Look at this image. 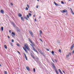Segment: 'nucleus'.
Here are the masks:
<instances>
[{"mask_svg": "<svg viewBox=\"0 0 74 74\" xmlns=\"http://www.w3.org/2000/svg\"><path fill=\"white\" fill-rule=\"evenodd\" d=\"M33 71H34V72H35L36 70H35V68H34Z\"/></svg>", "mask_w": 74, "mask_h": 74, "instance_id": "28", "label": "nucleus"}, {"mask_svg": "<svg viewBox=\"0 0 74 74\" xmlns=\"http://www.w3.org/2000/svg\"><path fill=\"white\" fill-rule=\"evenodd\" d=\"M26 69H27V70H28V71H30V68H29V67L27 66L26 67Z\"/></svg>", "mask_w": 74, "mask_h": 74, "instance_id": "7", "label": "nucleus"}, {"mask_svg": "<svg viewBox=\"0 0 74 74\" xmlns=\"http://www.w3.org/2000/svg\"><path fill=\"white\" fill-rule=\"evenodd\" d=\"M11 30H10L9 31V32H10V33H11Z\"/></svg>", "mask_w": 74, "mask_h": 74, "instance_id": "54", "label": "nucleus"}, {"mask_svg": "<svg viewBox=\"0 0 74 74\" xmlns=\"http://www.w3.org/2000/svg\"><path fill=\"white\" fill-rule=\"evenodd\" d=\"M23 18V17H21V19H23V18Z\"/></svg>", "mask_w": 74, "mask_h": 74, "instance_id": "58", "label": "nucleus"}, {"mask_svg": "<svg viewBox=\"0 0 74 74\" xmlns=\"http://www.w3.org/2000/svg\"><path fill=\"white\" fill-rule=\"evenodd\" d=\"M54 4H55V5H56V6H59V5L58 4L56 3L55 2H54Z\"/></svg>", "mask_w": 74, "mask_h": 74, "instance_id": "9", "label": "nucleus"}, {"mask_svg": "<svg viewBox=\"0 0 74 74\" xmlns=\"http://www.w3.org/2000/svg\"><path fill=\"white\" fill-rule=\"evenodd\" d=\"M29 42H31V43H32V40H30V39H29Z\"/></svg>", "mask_w": 74, "mask_h": 74, "instance_id": "20", "label": "nucleus"}, {"mask_svg": "<svg viewBox=\"0 0 74 74\" xmlns=\"http://www.w3.org/2000/svg\"><path fill=\"white\" fill-rule=\"evenodd\" d=\"M1 12L2 14H4V11H3V10H1Z\"/></svg>", "mask_w": 74, "mask_h": 74, "instance_id": "13", "label": "nucleus"}, {"mask_svg": "<svg viewBox=\"0 0 74 74\" xmlns=\"http://www.w3.org/2000/svg\"><path fill=\"white\" fill-rule=\"evenodd\" d=\"M16 45H17V46H18V47H20V45H19V44H16Z\"/></svg>", "mask_w": 74, "mask_h": 74, "instance_id": "22", "label": "nucleus"}, {"mask_svg": "<svg viewBox=\"0 0 74 74\" xmlns=\"http://www.w3.org/2000/svg\"><path fill=\"white\" fill-rule=\"evenodd\" d=\"M26 52H27V51L26 50V51H25Z\"/></svg>", "mask_w": 74, "mask_h": 74, "instance_id": "57", "label": "nucleus"}, {"mask_svg": "<svg viewBox=\"0 0 74 74\" xmlns=\"http://www.w3.org/2000/svg\"><path fill=\"white\" fill-rule=\"evenodd\" d=\"M31 55L32 57V58H33V59H35V58H34V55H33L32 53H31Z\"/></svg>", "mask_w": 74, "mask_h": 74, "instance_id": "6", "label": "nucleus"}, {"mask_svg": "<svg viewBox=\"0 0 74 74\" xmlns=\"http://www.w3.org/2000/svg\"><path fill=\"white\" fill-rule=\"evenodd\" d=\"M61 3H62V4H64V2H63V1H61Z\"/></svg>", "mask_w": 74, "mask_h": 74, "instance_id": "37", "label": "nucleus"}, {"mask_svg": "<svg viewBox=\"0 0 74 74\" xmlns=\"http://www.w3.org/2000/svg\"><path fill=\"white\" fill-rule=\"evenodd\" d=\"M54 60L56 62H58V61H57V60H56V59Z\"/></svg>", "mask_w": 74, "mask_h": 74, "instance_id": "41", "label": "nucleus"}, {"mask_svg": "<svg viewBox=\"0 0 74 74\" xmlns=\"http://www.w3.org/2000/svg\"><path fill=\"white\" fill-rule=\"evenodd\" d=\"M10 45H11V46H12V47H13V45H12V43L10 42Z\"/></svg>", "mask_w": 74, "mask_h": 74, "instance_id": "23", "label": "nucleus"}, {"mask_svg": "<svg viewBox=\"0 0 74 74\" xmlns=\"http://www.w3.org/2000/svg\"><path fill=\"white\" fill-rule=\"evenodd\" d=\"M35 21H36V22L37 21V20H36V19H35Z\"/></svg>", "mask_w": 74, "mask_h": 74, "instance_id": "50", "label": "nucleus"}, {"mask_svg": "<svg viewBox=\"0 0 74 74\" xmlns=\"http://www.w3.org/2000/svg\"><path fill=\"white\" fill-rule=\"evenodd\" d=\"M30 45H31V46H32L33 45H32L31 44H30Z\"/></svg>", "mask_w": 74, "mask_h": 74, "instance_id": "55", "label": "nucleus"}, {"mask_svg": "<svg viewBox=\"0 0 74 74\" xmlns=\"http://www.w3.org/2000/svg\"><path fill=\"white\" fill-rule=\"evenodd\" d=\"M14 40L12 39V42H14Z\"/></svg>", "mask_w": 74, "mask_h": 74, "instance_id": "34", "label": "nucleus"}, {"mask_svg": "<svg viewBox=\"0 0 74 74\" xmlns=\"http://www.w3.org/2000/svg\"><path fill=\"white\" fill-rule=\"evenodd\" d=\"M34 16H35V15H34Z\"/></svg>", "mask_w": 74, "mask_h": 74, "instance_id": "59", "label": "nucleus"}, {"mask_svg": "<svg viewBox=\"0 0 74 74\" xmlns=\"http://www.w3.org/2000/svg\"><path fill=\"white\" fill-rule=\"evenodd\" d=\"M51 65H52L53 67V68H55V64H54L53 63H52L51 64Z\"/></svg>", "mask_w": 74, "mask_h": 74, "instance_id": "10", "label": "nucleus"}, {"mask_svg": "<svg viewBox=\"0 0 74 74\" xmlns=\"http://www.w3.org/2000/svg\"><path fill=\"white\" fill-rule=\"evenodd\" d=\"M46 50H47V51H49V49H48L47 48H46Z\"/></svg>", "mask_w": 74, "mask_h": 74, "instance_id": "38", "label": "nucleus"}, {"mask_svg": "<svg viewBox=\"0 0 74 74\" xmlns=\"http://www.w3.org/2000/svg\"><path fill=\"white\" fill-rule=\"evenodd\" d=\"M42 31H41V30H40V33L39 34L40 35V34H42Z\"/></svg>", "mask_w": 74, "mask_h": 74, "instance_id": "18", "label": "nucleus"}, {"mask_svg": "<svg viewBox=\"0 0 74 74\" xmlns=\"http://www.w3.org/2000/svg\"><path fill=\"white\" fill-rule=\"evenodd\" d=\"M26 10H28V8H27V7H26Z\"/></svg>", "mask_w": 74, "mask_h": 74, "instance_id": "39", "label": "nucleus"}, {"mask_svg": "<svg viewBox=\"0 0 74 74\" xmlns=\"http://www.w3.org/2000/svg\"><path fill=\"white\" fill-rule=\"evenodd\" d=\"M59 52H60V53H61V50H60V49H59Z\"/></svg>", "mask_w": 74, "mask_h": 74, "instance_id": "31", "label": "nucleus"}, {"mask_svg": "<svg viewBox=\"0 0 74 74\" xmlns=\"http://www.w3.org/2000/svg\"><path fill=\"white\" fill-rule=\"evenodd\" d=\"M71 13L73 15H74V12H73V11H71Z\"/></svg>", "mask_w": 74, "mask_h": 74, "instance_id": "26", "label": "nucleus"}, {"mask_svg": "<svg viewBox=\"0 0 74 74\" xmlns=\"http://www.w3.org/2000/svg\"><path fill=\"white\" fill-rule=\"evenodd\" d=\"M16 28L18 29V30H17V32H20V30L19 29V28H18L17 27H16Z\"/></svg>", "mask_w": 74, "mask_h": 74, "instance_id": "12", "label": "nucleus"}, {"mask_svg": "<svg viewBox=\"0 0 74 74\" xmlns=\"http://www.w3.org/2000/svg\"><path fill=\"white\" fill-rule=\"evenodd\" d=\"M36 7V8H38V5H37Z\"/></svg>", "mask_w": 74, "mask_h": 74, "instance_id": "43", "label": "nucleus"}, {"mask_svg": "<svg viewBox=\"0 0 74 74\" xmlns=\"http://www.w3.org/2000/svg\"><path fill=\"white\" fill-rule=\"evenodd\" d=\"M12 35H14V36H15V33L14 32H12Z\"/></svg>", "mask_w": 74, "mask_h": 74, "instance_id": "15", "label": "nucleus"}, {"mask_svg": "<svg viewBox=\"0 0 74 74\" xmlns=\"http://www.w3.org/2000/svg\"><path fill=\"white\" fill-rule=\"evenodd\" d=\"M42 55H43V56H44V57H45V55L44 54V53H42Z\"/></svg>", "mask_w": 74, "mask_h": 74, "instance_id": "16", "label": "nucleus"}, {"mask_svg": "<svg viewBox=\"0 0 74 74\" xmlns=\"http://www.w3.org/2000/svg\"><path fill=\"white\" fill-rule=\"evenodd\" d=\"M70 56V55L68 54L67 56H66V58H69V56Z\"/></svg>", "mask_w": 74, "mask_h": 74, "instance_id": "25", "label": "nucleus"}, {"mask_svg": "<svg viewBox=\"0 0 74 74\" xmlns=\"http://www.w3.org/2000/svg\"><path fill=\"white\" fill-rule=\"evenodd\" d=\"M29 16H31L32 15V14H31L30 13H29Z\"/></svg>", "mask_w": 74, "mask_h": 74, "instance_id": "32", "label": "nucleus"}, {"mask_svg": "<svg viewBox=\"0 0 74 74\" xmlns=\"http://www.w3.org/2000/svg\"><path fill=\"white\" fill-rule=\"evenodd\" d=\"M1 30L2 31H3V27H1Z\"/></svg>", "mask_w": 74, "mask_h": 74, "instance_id": "19", "label": "nucleus"}, {"mask_svg": "<svg viewBox=\"0 0 74 74\" xmlns=\"http://www.w3.org/2000/svg\"><path fill=\"white\" fill-rule=\"evenodd\" d=\"M71 11H73V10H72V9H71Z\"/></svg>", "mask_w": 74, "mask_h": 74, "instance_id": "60", "label": "nucleus"}, {"mask_svg": "<svg viewBox=\"0 0 74 74\" xmlns=\"http://www.w3.org/2000/svg\"><path fill=\"white\" fill-rule=\"evenodd\" d=\"M63 73H64L65 74V72H64V71H63Z\"/></svg>", "mask_w": 74, "mask_h": 74, "instance_id": "51", "label": "nucleus"}, {"mask_svg": "<svg viewBox=\"0 0 74 74\" xmlns=\"http://www.w3.org/2000/svg\"><path fill=\"white\" fill-rule=\"evenodd\" d=\"M39 18H41V17L40 16L39 17Z\"/></svg>", "mask_w": 74, "mask_h": 74, "instance_id": "62", "label": "nucleus"}, {"mask_svg": "<svg viewBox=\"0 0 74 74\" xmlns=\"http://www.w3.org/2000/svg\"><path fill=\"white\" fill-rule=\"evenodd\" d=\"M24 55L26 60H27V57L26 56V54H24Z\"/></svg>", "mask_w": 74, "mask_h": 74, "instance_id": "11", "label": "nucleus"}, {"mask_svg": "<svg viewBox=\"0 0 74 74\" xmlns=\"http://www.w3.org/2000/svg\"><path fill=\"white\" fill-rule=\"evenodd\" d=\"M31 44H32V45H34V46H35V44H34V43H33V42H32V43H31Z\"/></svg>", "mask_w": 74, "mask_h": 74, "instance_id": "24", "label": "nucleus"}, {"mask_svg": "<svg viewBox=\"0 0 74 74\" xmlns=\"http://www.w3.org/2000/svg\"><path fill=\"white\" fill-rule=\"evenodd\" d=\"M27 18H29V16L28 15H27Z\"/></svg>", "mask_w": 74, "mask_h": 74, "instance_id": "36", "label": "nucleus"}, {"mask_svg": "<svg viewBox=\"0 0 74 74\" xmlns=\"http://www.w3.org/2000/svg\"><path fill=\"white\" fill-rule=\"evenodd\" d=\"M61 12H62V13H64L65 12H67V10H66V9H64L63 10H62Z\"/></svg>", "mask_w": 74, "mask_h": 74, "instance_id": "4", "label": "nucleus"}, {"mask_svg": "<svg viewBox=\"0 0 74 74\" xmlns=\"http://www.w3.org/2000/svg\"><path fill=\"white\" fill-rule=\"evenodd\" d=\"M12 37H14V35H12Z\"/></svg>", "mask_w": 74, "mask_h": 74, "instance_id": "40", "label": "nucleus"}, {"mask_svg": "<svg viewBox=\"0 0 74 74\" xmlns=\"http://www.w3.org/2000/svg\"><path fill=\"white\" fill-rule=\"evenodd\" d=\"M12 23L13 24V25L14 27H16V25H15V24L14 23Z\"/></svg>", "mask_w": 74, "mask_h": 74, "instance_id": "14", "label": "nucleus"}, {"mask_svg": "<svg viewBox=\"0 0 74 74\" xmlns=\"http://www.w3.org/2000/svg\"><path fill=\"white\" fill-rule=\"evenodd\" d=\"M17 52H18V53H19V54H20V52H19V51H18Z\"/></svg>", "mask_w": 74, "mask_h": 74, "instance_id": "48", "label": "nucleus"}, {"mask_svg": "<svg viewBox=\"0 0 74 74\" xmlns=\"http://www.w3.org/2000/svg\"><path fill=\"white\" fill-rule=\"evenodd\" d=\"M23 48L24 49V50H25V51H26V49H25V48H24V47H23Z\"/></svg>", "mask_w": 74, "mask_h": 74, "instance_id": "29", "label": "nucleus"}, {"mask_svg": "<svg viewBox=\"0 0 74 74\" xmlns=\"http://www.w3.org/2000/svg\"><path fill=\"white\" fill-rule=\"evenodd\" d=\"M74 47V44H73L71 47V50H72Z\"/></svg>", "mask_w": 74, "mask_h": 74, "instance_id": "5", "label": "nucleus"}, {"mask_svg": "<svg viewBox=\"0 0 74 74\" xmlns=\"http://www.w3.org/2000/svg\"><path fill=\"white\" fill-rule=\"evenodd\" d=\"M39 52H40V53H41V54H42V51H41H41H39Z\"/></svg>", "mask_w": 74, "mask_h": 74, "instance_id": "35", "label": "nucleus"}, {"mask_svg": "<svg viewBox=\"0 0 74 74\" xmlns=\"http://www.w3.org/2000/svg\"><path fill=\"white\" fill-rule=\"evenodd\" d=\"M32 48H33L34 51H35V52H37V53L38 54V51H37V50H36V49L35 48V47H34L33 45H32Z\"/></svg>", "mask_w": 74, "mask_h": 74, "instance_id": "1", "label": "nucleus"}, {"mask_svg": "<svg viewBox=\"0 0 74 74\" xmlns=\"http://www.w3.org/2000/svg\"><path fill=\"white\" fill-rule=\"evenodd\" d=\"M21 20L23 21H24V19H21Z\"/></svg>", "mask_w": 74, "mask_h": 74, "instance_id": "44", "label": "nucleus"}, {"mask_svg": "<svg viewBox=\"0 0 74 74\" xmlns=\"http://www.w3.org/2000/svg\"><path fill=\"white\" fill-rule=\"evenodd\" d=\"M26 20H28V19H26Z\"/></svg>", "mask_w": 74, "mask_h": 74, "instance_id": "63", "label": "nucleus"}, {"mask_svg": "<svg viewBox=\"0 0 74 74\" xmlns=\"http://www.w3.org/2000/svg\"><path fill=\"white\" fill-rule=\"evenodd\" d=\"M40 40L42 42V40H41V39H40Z\"/></svg>", "mask_w": 74, "mask_h": 74, "instance_id": "46", "label": "nucleus"}, {"mask_svg": "<svg viewBox=\"0 0 74 74\" xmlns=\"http://www.w3.org/2000/svg\"><path fill=\"white\" fill-rule=\"evenodd\" d=\"M4 47L5 48V49H7V46H6V45H4Z\"/></svg>", "mask_w": 74, "mask_h": 74, "instance_id": "21", "label": "nucleus"}, {"mask_svg": "<svg viewBox=\"0 0 74 74\" xmlns=\"http://www.w3.org/2000/svg\"><path fill=\"white\" fill-rule=\"evenodd\" d=\"M38 51H39V52H40V51H41V50L40 49H38Z\"/></svg>", "mask_w": 74, "mask_h": 74, "instance_id": "33", "label": "nucleus"}, {"mask_svg": "<svg viewBox=\"0 0 74 74\" xmlns=\"http://www.w3.org/2000/svg\"><path fill=\"white\" fill-rule=\"evenodd\" d=\"M8 38H10V37L9 36H8Z\"/></svg>", "mask_w": 74, "mask_h": 74, "instance_id": "52", "label": "nucleus"}, {"mask_svg": "<svg viewBox=\"0 0 74 74\" xmlns=\"http://www.w3.org/2000/svg\"><path fill=\"white\" fill-rule=\"evenodd\" d=\"M40 35L41 37H42V36H41V34H40Z\"/></svg>", "mask_w": 74, "mask_h": 74, "instance_id": "56", "label": "nucleus"}, {"mask_svg": "<svg viewBox=\"0 0 74 74\" xmlns=\"http://www.w3.org/2000/svg\"><path fill=\"white\" fill-rule=\"evenodd\" d=\"M4 73L5 74H7V71H5Z\"/></svg>", "mask_w": 74, "mask_h": 74, "instance_id": "27", "label": "nucleus"}, {"mask_svg": "<svg viewBox=\"0 0 74 74\" xmlns=\"http://www.w3.org/2000/svg\"><path fill=\"white\" fill-rule=\"evenodd\" d=\"M38 1H39V0H37Z\"/></svg>", "mask_w": 74, "mask_h": 74, "instance_id": "61", "label": "nucleus"}, {"mask_svg": "<svg viewBox=\"0 0 74 74\" xmlns=\"http://www.w3.org/2000/svg\"><path fill=\"white\" fill-rule=\"evenodd\" d=\"M55 71L57 74H59L58 72V71H57V70H55Z\"/></svg>", "mask_w": 74, "mask_h": 74, "instance_id": "17", "label": "nucleus"}, {"mask_svg": "<svg viewBox=\"0 0 74 74\" xmlns=\"http://www.w3.org/2000/svg\"><path fill=\"white\" fill-rule=\"evenodd\" d=\"M69 53L70 54V55H71V53Z\"/></svg>", "mask_w": 74, "mask_h": 74, "instance_id": "53", "label": "nucleus"}, {"mask_svg": "<svg viewBox=\"0 0 74 74\" xmlns=\"http://www.w3.org/2000/svg\"><path fill=\"white\" fill-rule=\"evenodd\" d=\"M27 7H28V8H29V5H27Z\"/></svg>", "mask_w": 74, "mask_h": 74, "instance_id": "45", "label": "nucleus"}, {"mask_svg": "<svg viewBox=\"0 0 74 74\" xmlns=\"http://www.w3.org/2000/svg\"><path fill=\"white\" fill-rule=\"evenodd\" d=\"M51 53H52V54H54V52H53V51H52V52H51Z\"/></svg>", "mask_w": 74, "mask_h": 74, "instance_id": "30", "label": "nucleus"}, {"mask_svg": "<svg viewBox=\"0 0 74 74\" xmlns=\"http://www.w3.org/2000/svg\"><path fill=\"white\" fill-rule=\"evenodd\" d=\"M73 53H74V50H73V51L72 52Z\"/></svg>", "mask_w": 74, "mask_h": 74, "instance_id": "49", "label": "nucleus"}, {"mask_svg": "<svg viewBox=\"0 0 74 74\" xmlns=\"http://www.w3.org/2000/svg\"><path fill=\"white\" fill-rule=\"evenodd\" d=\"M18 16L20 17H21V16H22V14L21 13H19L18 14Z\"/></svg>", "mask_w": 74, "mask_h": 74, "instance_id": "8", "label": "nucleus"}, {"mask_svg": "<svg viewBox=\"0 0 74 74\" xmlns=\"http://www.w3.org/2000/svg\"><path fill=\"white\" fill-rule=\"evenodd\" d=\"M24 47H25V48L26 49H28V50L29 49V47H28V46H27V44H26L25 45Z\"/></svg>", "mask_w": 74, "mask_h": 74, "instance_id": "2", "label": "nucleus"}, {"mask_svg": "<svg viewBox=\"0 0 74 74\" xmlns=\"http://www.w3.org/2000/svg\"><path fill=\"white\" fill-rule=\"evenodd\" d=\"M30 12H31V11H30Z\"/></svg>", "mask_w": 74, "mask_h": 74, "instance_id": "64", "label": "nucleus"}, {"mask_svg": "<svg viewBox=\"0 0 74 74\" xmlns=\"http://www.w3.org/2000/svg\"><path fill=\"white\" fill-rule=\"evenodd\" d=\"M52 60L53 62V63H55V62H54V61L53 60V59H52Z\"/></svg>", "mask_w": 74, "mask_h": 74, "instance_id": "47", "label": "nucleus"}, {"mask_svg": "<svg viewBox=\"0 0 74 74\" xmlns=\"http://www.w3.org/2000/svg\"><path fill=\"white\" fill-rule=\"evenodd\" d=\"M10 4L11 5H13V4L12 3H10Z\"/></svg>", "mask_w": 74, "mask_h": 74, "instance_id": "42", "label": "nucleus"}, {"mask_svg": "<svg viewBox=\"0 0 74 74\" xmlns=\"http://www.w3.org/2000/svg\"><path fill=\"white\" fill-rule=\"evenodd\" d=\"M29 33L31 35V36H32V37H33L34 35H33V32H32L31 31H29Z\"/></svg>", "mask_w": 74, "mask_h": 74, "instance_id": "3", "label": "nucleus"}]
</instances>
